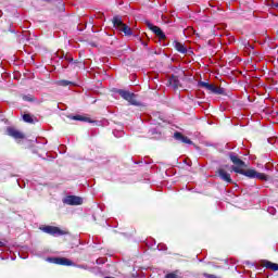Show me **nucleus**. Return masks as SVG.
Returning <instances> with one entry per match:
<instances>
[{
  "mask_svg": "<svg viewBox=\"0 0 278 278\" xmlns=\"http://www.w3.org/2000/svg\"><path fill=\"white\" fill-rule=\"evenodd\" d=\"M63 203L66 205H81V203H84V199L77 195H67L64 198Z\"/></svg>",
  "mask_w": 278,
  "mask_h": 278,
  "instance_id": "5",
  "label": "nucleus"
},
{
  "mask_svg": "<svg viewBox=\"0 0 278 278\" xmlns=\"http://www.w3.org/2000/svg\"><path fill=\"white\" fill-rule=\"evenodd\" d=\"M74 121H85V122H89L90 119L88 117H84L80 115H76L73 117Z\"/></svg>",
  "mask_w": 278,
  "mask_h": 278,
  "instance_id": "15",
  "label": "nucleus"
},
{
  "mask_svg": "<svg viewBox=\"0 0 278 278\" xmlns=\"http://www.w3.org/2000/svg\"><path fill=\"white\" fill-rule=\"evenodd\" d=\"M23 121H24L25 123H34V119L31 118V115H29V114H25V115L23 116Z\"/></svg>",
  "mask_w": 278,
  "mask_h": 278,
  "instance_id": "14",
  "label": "nucleus"
},
{
  "mask_svg": "<svg viewBox=\"0 0 278 278\" xmlns=\"http://www.w3.org/2000/svg\"><path fill=\"white\" fill-rule=\"evenodd\" d=\"M8 134L12 138H15V140H23V138H25V135H23V132L18 131L16 128H8Z\"/></svg>",
  "mask_w": 278,
  "mask_h": 278,
  "instance_id": "8",
  "label": "nucleus"
},
{
  "mask_svg": "<svg viewBox=\"0 0 278 278\" xmlns=\"http://www.w3.org/2000/svg\"><path fill=\"white\" fill-rule=\"evenodd\" d=\"M151 31H153L156 36H159L160 38H164V33L162 31V29L157 26H153V25H149Z\"/></svg>",
  "mask_w": 278,
  "mask_h": 278,
  "instance_id": "13",
  "label": "nucleus"
},
{
  "mask_svg": "<svg viewBox=\"0 0 278 278\" xmlns=\"http://www.w3.org/2000/svg\"><path fill=\"white\" fill-rule=\"evenodd\" d=\"M177 86H178V85H177V83H176V84L174 85V87L177 88Z\"/></svg>",
  "mask_w": 278,
  "mask_h": 278,
  "instance_id": "20",
  "label": "nucleus"
},
{
  "mask_svg": "<svg viewBox=\"0 0 278 278\" xmlns=\"http://www.w3.org/2000/svg\"><path fill=\"white\" fill-rule=\"evenodd\" d=\"M61 86H68V81L62 80Z\"/></svg>",
  "mask_w": 278,
  "mask_h": 278,
  "instance_id": "18",
  "label": "nucleus"
},
{
  "mask_svg": "<svg viewBox=\"0 0 278 278\" xmlns=\"http://www.w3.org/2000/svg\"><path fill=\"white\" fill-rule=\"evenodd\" d=\"M42 231H45V233H50L51 236H64V233H66V231L53 226H46L42 228Z\"/></svg>",
  "mask_w": 278,
  "mask_h": 278,
  "instance_id": "6",
  "label": "nucleus"
},
{
  "mask_svg": "<svg viewBox=\"0 0 278 278\" xmlns=\"http://www.w3.org/2000/svg\"><path fill=\"white\" fill-rule=\"evenodd\" d=\"M23 99L24 101H31V97L24 96Z\"/></svg>",
  "mask_w": 278,
  "mask_h": 278,
  "instance_id": "17",
  "label": "nucleus"
},
{
  "mask_svg": "<svg viewBox=\"0 0 278 278\" xmlns=\"http://www.w3.org/2000/svg\"><path fill=\"white\" fill-rule=\"evenodd\" d=\"M219 177L224 181H227V184H231V176L227 172H225V169H219Z\"/></svg>",
  "mask_w": 278,
  "mask_h": 278,
  "instance_id": "11",
  "label": "nucleus"
},
{
  "mask_svg": "<svg viewBox=\"0 0 278 278\" xmlns=\"http://www.w3.org/2000/svg\"><path fill=\"white\" fill-rule=\"evenodd\" d=\"M119 94L123 99H125L126 101H128V103H131V105H136V94L129 92V91H125V90H121Z\"/></svg>",
  "mask_w": 278,
  "mask_h": 278,
  "instance_id": "7",
  "label": "nucleus"
},
{
  "mask_svg": "<svg viewBox=\"0 0 278 278\" xmlns=\"http://www.w3.org/2000/svg\"><path fill=\"white\" fill-rule=\"evenodd\" d=\"M199 86L201 88H205L206 90H208L210 92H214L215 94H222L223 93V89L218 88L210 83L206 81H201L199 83Z\"/></svg>",
  "mask_w": 278,
  "mask_h": 278,
  "instance_id": "4",
  "label": "nucleus"
},
{
  "mask_svg": "<svg viewBox=\"0 0 278 278\" xmlns=\"http://www.w3.org/2000/svg\"><path fill=\"white\" fill-rule=\"evenodd\" d=\"M230 160L235 164V166H232V170L235 173H239V175H244L245 177H249L250 179H261V181L268 180V176H266V174H264V173H257V170H255V169H245L247 165L238 156L231 155Z\"/></svg>",
  "mask_w": 278,
  "mask_h": 278,
  "instance_id": "1",
  "label": "nucleus"
},
{
  "mask_svg": "<svg viewBox=\"0 0 278 278\" xmlns=\"http://www.w3.org/2000/svg\"><path fill=\"white\" fill-rule=\"evenodd\" d=\"M5 245V241H0V247H4Z\"/></svg>",
  "mask_w": 278,
  "mask_h": 278,
  "instance_id": "19",
  "label": "nucleus"
},
{
  "mask_svg": "<svg viewBox=\"0 0 278 278\" xmlns=\"http://www.w3.org/2000/svg\"><path fill=\"white\" fill-rule=\"evenodd\" d=\"M263 266L265 268H269V270H278V264L277 263H273L270 261H265Z\"/></svg>",
  "mask_w": 278,
  "mask_h": 278,
  "instance_id": "12",
  "label": "nucleus"
},
{
  "mask_svg": "<svg viewBox=\"0 0 278 278\" xmlns=\"http://www.w3.org/2000/svg\"><path fill=\"white\" fill-rule=\"evenodd\" d=\"M113 25L115 29H118L119 31H123L125 36H131V28L123 23V21L119 20V17L113 18Z\"/></svg>",
  "mask_w": 278,
  "mask_h": 278,
  "instance_id": "2",
  "label": "nucleus"
},
{
  "mask_svg": "<svg viewBox=\"0 0 278 278\" xmlns=\"http://www.w3.org/2000/svg\"><path fill=\"white\" fill-rule=\"evenodd\" d=\"M47 262H50L51 264H59L60 266H73V262L65 257H50L47 258Z\"/></svg>",
  "mask_w": 278,
  "mask_h": 278,
  "instance_id": "3",
  "label": "nucleus"
},
{
  "mask_svg": "<svg viewBox=\"0 0 278 278\" xmlns=\"http://www.w3.org/2000/svg\"><path fill=\"white\" fill-rule=\"evenodd\" d=\"M174 138L176 140H180V142H184L185 144H192V140H190L188 137L181 135V132L174 134Z\"/></svg>",
  "mask_w": 278,
  "mask_h": 278,
  "instance_id": "9",
  "label": "nucleus"
},
{
  "mask_svg": "<svg viewBox=\"0 0 278 278\" xmlns=\"http://www.w3.org/2000/svg\"><path fill=\"white\" fill-rule=\"evenodd\" d=\"M165 278H179V276H177V274L175 273H172V274H167Z\"/></svg>",
  "mask_w": 278,
  "mask_h": 278,
  "instance_id": "16",
  "label": "nucleus"
},
{
  "mask_svg": "<svg viewBox=\"0 0 278 278\" xmlns=\"http://www.w3.org/2000/svg\"><path fill=\"white\" fill-rule=\"evenodd\" d=\"M174 47H175L176 51H178V53H188V48L179 41H175Z\"/></svg>",
  "mask_w": 278,
  "mask_h": 278,
  "instance_id": "10",
  "label": "nucleus"
}]
</instances>
